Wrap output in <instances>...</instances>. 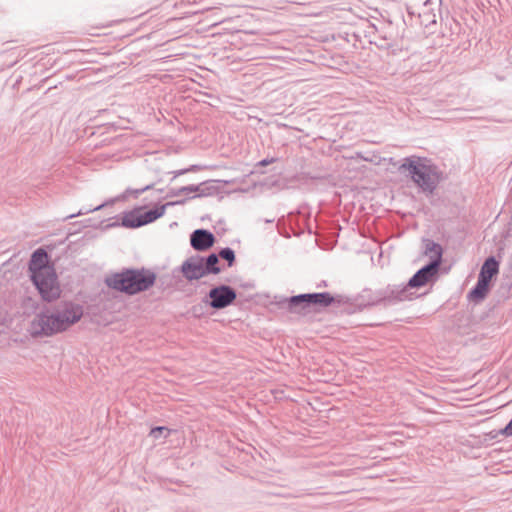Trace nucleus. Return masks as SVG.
I'll use <instances>...</instances> for the list:
<instances>
[{
  "label": "nucleus",
  "mask_w": 512,
  "mask_h": 512,
  "mask_svg": "<svg viewBox=\"0 0 512 512\" xmlns=\"http://www.w3.org/2000/svg\"><path fill=\"white\" fill-rule=\"evenodd\" d=\"M499 433L504 436H512V418L507 425L499 431Z\"/></svg>",
  "instance_id": "obj_22"
},
{
  "label": "nucleus",
  "mask_w": 512,
  "mask_h": 512,
  "mask_svg": "<svg viewBox=\"0 0 512 512\" xmlns=\"http://www.w3.org/2000/svg\"><path fill=\"white\" fill-rule=\"evenodd\" d=\"M276 161H277V159H276V158H273V157H272V158H265V159H263V160L259 161V162L257 163V166L264 167V166H267V165H269V164H272V163H274V162H276Z\"/></svg>",
  "instance_id": "obj_23"
},
{
  "label": "nucleus",
  "mask_w": 512,
  "mask_h": 512,
  "mask_svg": "<svg viewBox=\"0 0 512 512\" xmlns=\"http://www.w3.org/2000/svg\"><path fill=\"white\" fill-rule=\"evenodd\" d=\"M413 295L414 293L409 290L406 284H392L380 289V300L383 301L384 307H389L403 301L412 300Z\"/></svg>",
  "instance_id": "obj_8"
},
{
  "label": "nucleus",
  "mask_w": 512,
  "mask_h": 512,
  "mask_svg": "<svg viewBox=\"0 0 512 512\" xmlns=\"http://www.w3.org/2000/svg\"><path fill=\"white\" fill-rule=\"evenodd\" d=\"M321 286H327L326 282H325V281H323V283H322V284L318 285V287H321Z\"/></svg>",
  "instance_id": "obj_28"
},
{
  "label": "nucleus",
  "mask_w": 512,
  "mask_h": 512,
  "mask_svg": "<svg viewBox=\"0 0 512 512\" xmlns=\"http://www.w3.org/2000/svg\"><path fill=\"white\" fill-rule=\"evenodd\" d=\"M380 298V289L375 291L364 289L358 296L359 307L363 309L371 306H383V301Z\"/></svg>",
  "instance_id": "obj_14"
},
{
  "label": "nucleus",
  "mask_w": 512,
  "mask_h": 512,
  "mask_svg": "<svg viewBox=\"0 0 512 512\" xmlns=\"http://www.w3.org/2000/svg\"><path fill=\"white\" fill-rule=\"evenodd\" d=\"M499 261L494 256H489L485 259L481 266L478 278L491 282L492 278L499 273Z\"/></svg>",
  "instance_id": "obj_13"
},
{
  "label": "nucleus",
  "mask_w": 512,
  "mask_h": 512,
  "mask_svg": "<svg viewBox=\"0 0 512 512\" xmlns=\"http://www.w3.org/2000/svg\"><path fill=\"white\" fill-rule=\"evenodd\" d=\"M107 203H103V204H100L94 208H81L77 213H72L70 215H67L66 217L63 218V220H68V219H72V218H75V217H78V216H82V215H85V214H88L90 212H93V211H98L100 209H102L104 206H106Z\"/></svg>",
  "instance_id": "obj_19"
},
{
  "label": "nucleus",
  "mask_w": 512,
  "mask_h": 512,
  "mask_svg": "<svg viewBox=\"0 0 512 512\" xmlns=\"http://www.w3.org/2000/svg\"><path fill=\"white\" fill-rule=\"evenodd\" d=\"M236 298L237 293L234 288L221 284L212 287L203 299V302L215 310H221L233 304Z\"/></svg>",
  "instance_id": "obj_7"
},
{
  "label": "nucleus",
  "mask_w": 512,
  "mask_h": 512,
  "mask_svg": "<svg viewBox=\"0 0 512 512\" xmlns=\"http://www.w3.org/2000/svg\"><path fill=\"white\" fill-rule=\"evenodd\" d=\"M202 262L207 274H219L221 268L219 266V256L216 253H210L207 256H202Z\"/></svg>",
  "instance_id": "obj_16"
},
{
  "label": "nucleus",
  "mask_w": 512,
  "mask_h": 512,
  "mask_svg": "<svg viewBox=\"0 0 512 512\" xmlns=\"http://www.w3.org/2000/svg\"><path fill=\"white\" fill-rule=\"evenodd\" d=\"M197 170H199V166L198 165H191L189 168H185V169H180V170L174 171V172H172L174 174L173 179H175L176 177H178L180 175L186 174L188 172L197 171Z\"/></svg>",
  "instance_id": "obj_21"
},
{
  "label": "nucleus",
  "mask_w": 512,
  "mask_h": 512,
  "mask_svg": "<svg viewBox=\"0 0 512 512\" xmlns=\"http://www.w3.org/2000/svg\"><path fill=\"white\" fill-rule=\"evenodd\" d=\"M423 254L430 257L429 263H436V266L440 267L443 259V248L439 243L424 238L422 240Z\"/></svg>",
  "instance_id": "obj_12"
},
{
  "label": "nucleus",
  "mask_w": 512,
  "mask_h": 512,
  "mask_svg": "<svg viewBox=\"0 0 512 512\" xmlns=\"http://www.w3.org/2000/svg\"><path fill=\"white\" fill-rule=\"evenodd\" d=\"M214 234L206 229H196L190 235V245L196 251H206L214 245Z\"/></svg>",
  "instance_id": "obj_11"
},
{
  "label": "nucleus",
  "mask_w": 512,
  "mask_h": 512,
  "mask_svg": "<svg viewBox=\"0 0 512 512\" xmlns=\"http://www.w3.org/2000/svg\"><path fill=\"white\" fill-rule=\"evenodd\" d=\"M490 289V283L478 278L475 286L468 292L467 298L470 301L479 303L483 301Z\"/></svg>",
  "instance_id": "obj_15"
},
{
  "label": "nucleus",
  "mask_w": 512,
  "mask_h": 512,
  "mask_svg": "<svg viewBox=\"0 0 512 512\" xmlns=\"http://www.w3.org/2000/svg\"><path fill=\"white\" fill-rule=\"evenodd\" d=\"M193 188L196 189L194 190L195 195L193 196L176 201H170L147 211H143L142 207H138L131 211L125 212L122 217V225L126 228H139L162 217L167 207L184 205L189 199L212 196L217 192V188L211 184V181H205L198 185L193 184Z\"/></svg>",
  "instance_id": "obj_3"
},
{
  "label": "nucleus",
  "mask_w": 512,
  "mask_h": 512,
  "mask_svg": "<svg viewBox=\"0 0 512 512\" xmlns=\"http://www.w3.org/2000/svg\"><path fill=\"white\" fill-rule=\"evenodd\" d=\"M164 430H167V428H166V427H161V426L154 427V428L151 430V434H152L154 437H158V434H161Z\"/></svg>",
  "instance_id": "obj_24"
},
{
  "label": "nucleus",
  "mask_w": 512,
  "mask_h": 512,
  "mask_svg": "<svg viewBox=\"0 0 512 512\" xmlns=\"http://www.w3.org/2000/svg\"><path fill=\"white\" fill-rule=\"evenodd\" d=\"M83 307L73 302H65L52 312L40 313L32 322L34 335L52 336L66 331L80 321Z\"/></svg>",
  "instance_id": "obj_1"
},
{
  "label": "nucleus",
  "mask_w": 512,
  "mask_h": 512,
  "mask_svg": "<svg viewBox=\"0 0 512 512\" xmlns=\"http://www.w3.org/2000/svg\"><path fill=\"white\" fill-rule=\"evenodd\" d=\"M164 189H157V192L162 193Z\"/></svg>",
  "instance_id": "obj_29"
},
{
  "label": "nucleus",
  "mask_w": 512,
  "mask_h": 512,
  "mask_svg": "<svg viewBox=\"0 0 512 512\" xmlns=\"http://www.w3.org/2000/svg\"><path fill=\"white\" fill-rule=\"evenodd\" d=\"M181 272L188 281L199 280L208 275L202 262V256L187 258L181 265Z\"/></svg>",
  "instance_id": "obj_10"
},
{
  "label": "nucleus",
  "mask_w": 512,
  "mask_h": 512,
  "mask_svg": "<svg viewBox=\"0 0 512 512\" xmlns=\"http://www.w3.org/2000/svg\"><path fill=\"white\" fill-rule=\"evenodd\" d=\"M349 298L344 295H332L329 292L303 293L291 297H285L278 302L280 308H285L291 313H304L310 308H326L331 305H344Z\"/></svg>",
  "instance_id": "obj_5"
},
{
  "label": "nucleus",
  "mask_w": 512,
  "mask_h": 512,
  "mask_svg": "<svg viewBox=\"0 0 512 512\" xmlns=\"http://www.w3.org/2000/svg\"><path fill=\"white\" fill-rule=\"evenodd\" d=\"M156 273L150 269L124 268L120 272L105 277L107 287L129 296L150 289L156 282Z\"/></svg>",
  "instance_id": "obj_4"
},
{
  "label": "nucleus",
  "mask_w": 512,
  "mask_h": 512,
  "mask_svg": "<svg viewBox=\"0 0 512 512\" xmlns=\"http://www.w3.org/2000/svg\"><path fill=\"white\" fill-rule=\"evenodd\" d=\"M23 302H33V299L31 297H25Z\"/></svg>",
  "instance_id": "obj_25"
},
{
  "label": "nucleus",
  "mask_w": 512,
  "mask_h": 512,
  "mask_svg": "<svg viewBox=\"0 0 512 512\" xmlns=\"http://www.w3.org/2000/svg\"><path fill=\"white\" fill-rule=\"evenodd\" d=\"M265 222H266V223H272V222H274V219H270V220H269V219H266V220H265Z\"/></svg>",
  "instance_id": "obj_27"
},
{
  "label": "nucleus",
  "mask_w": 512,
  "mask_h": 512,
  "mask_svg": "<svg viewBox=\"0 0 512 512\" xmlns=\"http://www.w3.org/2000/svg\"><path fill=\"white\" fill-rule=\"evenodd\" d=\"M440 267L436 266V263H427L421 267L416 273L409 279L407 286L409 290L418 289L431 281H435L438 277Z\"/></svg>",
  "instance_id": "obj_9"
},
{
  "label": "nucleus",
  "mask_w": 512,
  "mask_h": 512,
  "mask_svg": "<svg viewBox=\"0 0 512 512\" xmlns=\"http://www.w3.org/2000/svg\"><path fill=\"white\" fill-rule=\"evenodd\" d=\"M217 255L219 256V258H222L223 260H225L227 262L228 267H231L234 265L236 256H235V252L232 248L224 247L219 251V253Z\"/></svg>",
  "instance_id": "obj_17"
},
{
  "label": "nucleus",
  "mask_w": 512,
  "mask_h": 512,
  "mask_svg": "<svg viewBox=\"0 0 512 512\" xmlns=\"http://www.w3.org/2000/svg\"><path fill=\"white\" fill-rule=\"evenodd\" d=\"M48 261V253L43 248H38L31 255L28 269L31 281L42 300L52 302L60 297L61 289L56 271Z\"/></svg>",
  "instance_id": "obj_2"
},
{
  "label": "nucleus",
  "mask_w": 512,
  "mask_h": 512,
  "mask_svg": "<svg viewBox=\"0 0 512 512\" xmlns=\"http://www.w3.org/2000/svg\"><path fill=\"white\" fill-rule=\"evenodd\" d=\"M407 12H408V14H410V15H414V12H413V10H411V8H410V7H407Z\"/></svg>",
  "instance_id": "obj_26"
},
{
  "label": "nucleus",
  "mask_w": 512,
  "mask_h": 512,
  "mask_svg": "<svg viewBox=\"0 0 512 512\" xmlns=\"http://www.w3.org/2000/svg\"><path fill=\"white\" fill-rule=\"evenodd\" d=\"M194 190H196V189L193 188V184L187 185V186H183V187H180V188H171V189H169V191H168V193L166 195V198L177 197V196H180L182 194H191V193H194Z\"/></svg>",
  "instance_id": "obj_18"
},
{
  "label": "nucleus",
  "mask_w": 512,
  "mask_h": 512,
  "mask_svg": "<svg viewBox=\"0 0 512 512\" xmlns=\"http://www.w3.org/2000/svg\"><path fill=\"white\" fill-rule=\"evenodd\" d=\"M153 188H154V184H148L140 189H127L126 193L133 194L134 197L137 198L140 194H142L150 189H153Z\"/></svg>",
  "instance_id": "obj_20"
},
{
  "label": "nucleus",
  "mask_w": 512,
  "mask_h": 512,
  "mask_svg": "<svg viewBox=\"0 0 512 512\" xmlns=\"http://www.w3.org/2000/svg\"><path fill=\"white\" fill-rule=\"evenodd\" d=\"M400 170L408 171L413 182L423 192L432 194L443 180V172L435 164L406 158Z\"/></svg>",
  "instance_id": "obj_6"
}]
</instances>
